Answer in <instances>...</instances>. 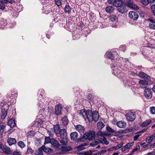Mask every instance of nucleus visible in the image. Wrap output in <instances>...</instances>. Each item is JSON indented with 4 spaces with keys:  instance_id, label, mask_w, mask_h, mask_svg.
<instances>
[{
    "instance_id": "37",
    "label": "nucleus",
    "mask_w": 155,
    "mask_h": 155,
    "mask_svg": "<svg viewBox=\"0 0 155 155\" xmlns=\"http://www.w3.org/2000/svg\"><path fill=\"white\" fill-rule=\"evenodd\" d=\"M18 145L21 148H23L25 147L24 143L22 141H20L17 143Z\"/></svg>"
},
{
    "instance_id": "46",
    "label": "nucleus",
    "mask_w": 155,
    "mask_h": 155,
    "mask_svg": "<svg viewBox=\"0 0 155 155\" xmlns=\"http://www.w3.org/2000/svg\"><path fill=\"white\" fill-rule=\"evenodd\" d=\"M55 4L58 7L61 6V0H55Z\"/></svg>"
},
{
    "instance_id": "56",
    "label": "nucleus",
    "mask_w": 155,
    "mask_h": 155,
    "mask_svg": "<svg viewBox=\"0 0 155 155\" xmlns=\"http://www.w3.org/2000/svg\"><path fill=\"white\" fill-rule=\"evenodd\" d=\"M147 47L151 48H155V45L153 44L149 43L147 44Z\"/></svg>"
},
{
    "instance_id": "42",
    "label": "nucleus",
    "mask_w": 155,
    "mask_h": 155,
    "mask_svg": "<svg viewBox=\"0 0 155 155\" xmlns=\"http://www.w3.org/2000/svg\"><path fill=\"white\" fill-rule=\"evenodd\" d=\"M140 149V146L139 145H137V146L136 148L133 149L132 151L131 152V153L129 155H131V154H134V153L136 151H137L138 150H139Z\"/></svg>"
},
{
    "instance_id": "9",
    "label": "nucleus",
    "mask_w": 155,
    "mask_h": 155,
    "mask_svg": "<svg viewBox=\"0 0 155 155\" xmlns=\"http://www.w3.org/2000/svg\"><path fill=\"white\" fill-rule=\"evenodd\" d=\"M148 21L150 22L149 27L155 30V19L152 18H149Z\"/></svg>"
},
{
    "instance_id": "29",
    "label": "nucleus",
    "mask_w": 155,
    "mask_h": 155,
    "mask_svg": "<svg viewBox=\"0 0 155 155\" xmlns=\"http://www.w3.org/2000/svg\"><path fill=\"white\" fill-rule=\"evenodd\" d=\"M97 125L98 129L99 130H101L104 126V123L101 122H98L97 123Z\"/></svg>"
},
{
    "instance_id": "35",
    "label": "nucleus",
    "mask_w": 155,
    "mask_h": 155,
    "mask_svg": "<svg viewBox=\"0 0 155 155\" xmlns=\"http://www.w3.org/2000/svg\"><path fill=\"white\" fill-rule=\"evenodd\" d=\"M139 84L141 85L146 86L148 84V82L146 80H140L139 81Z\"/></svg>"
},
{
    "instance_id": "53",
    "label": "nucleus",
    "mask_w": 155,
    "mask_h": 155,
    "mask_svg": "<svg viewBox=\"0 0 155 155\" xmlns=\"http://www.w3.org/2000/svg\"><path fill=\"white\" fill-rule=\"evenodd\" d=\"M126 49V46L125 45H122L120 46L119 48L120 50L124 51Z\"/></svg>"
},
{
    "instance_id": "20",
    "label": "nucleus",
    "mask_w": 155,
    "mask_h": 155,
    "mask_svg": "<svg viewBox=\"0 0 155 155\" xmlns=\"http://www.w3.org/2000/svg\"><path fill=\"white\" fill-rule=\"evenodd\" d=\"M114 8L113 6H109L106 8L105 11L108 13H111L114 12Z\"/></svg>"
},
{
    "instance_id": "12",
    "label": "nucleus",
    "mask_w": 155,
    "mask_h": 155,
    "mask_svg": "<svg viewBox=\"0 0 155 155\" xmlns=\"http://www.w3.org/2000/svg\"><path fill=\"white\" fill-rule=\"evenodd\" d=\"M92 117L93 121L94 120L95 121H97L99 119V115L98 112L96 111H93L92 112Z\"/></svg>"
},
{
    "instance_id": "51",
    "label": "nucleus",
    "mask_w": 155,
    "mask_h": 155,
    "mask_svg": "<svg viewBox=\"0 0 155 155\" xmlns=\"http://www.w3.org/2000/svg\"><path fill=\"white\" fill-rule=\"evenodd\" d=\"M150 111L151 114H155V107H150Z\"/></svg>"
},
{
    "instance_id": "3",
    "label": "nucleus",
    "mask_w": 155,
    "mask_h": 155,
    "mask_svg": "<svg viewBox=\"0 0 155 155\" xmlns=\"http://www.w3.org/2000/svg\"><path fill=\"white\" fill-rule=\"evenodd\" d=\"M84 146L81 145L78 146L77 147L78 150H80V151L78 150L76 151L75 153V154H77L81 155H91L92 154L91 152V151H87V152H85L84 153V152L81 151V150H83L84 149L83 147Z\"/></svg>"
},
{
    "instance_id": "2",
    "label": "nucleus",
    "mask_w": 155,
    "mask_h": 155,
    "mask_svg": "<svg viewBox=\"0 0 155 155\" xmlns=\"http://www.w3.org/2000/svg\"><path fill=\"white\" fill-rule=\"evenodd\" d=\"M100 143L102 144H104L106 145H108L109 144V142L106 140L105 138H101L100 140H94V141L91 142L90 145L91 146L94 147V146L97 145Z\"/></svg>"
},
{
    "instance_id": "49",
    "label": "nucleus",
    "mask_w": 155,
    "mask_h": 155,
    "mask_svg": "<svg viewBox=\"0 0 155 155\" xmlns=\"http://www.w3.org/2000/svg\"><path fill=\"white\" fill-rule=\"evenodd\" d=\"M141 3L144 5H147L148 4V0H140Z\"/></svg>"
},
{
    "instance_id": "18",
    "label": "nucleus",
    "mask_w": 155,
    "mask_h": 155,
    "mask_svg": "<svg viewBox=\"0 0 155 155\" xmlns=\"http://www.w3.org/2000/svg\"><path fill=\"white\" fill-rule=\"evenodd\" d=\"M2 150L5 153L7 154H11L12 153L10 149L7 146L3 147L2 149Z\"/></svg>"
},
{
    "instance_id": "58",
    "label": "nucleus",
    "mask_w": 155,
    "mask_h": 155,
    "mask_svg": "<svg viewBox=\"0 0 155 155\" xmlns=\"http://www.w3.org/2000/svg\"><path fill=\"white\" fill-rule=\"evenodd\" d=\"M18 12L16 11L12 13V15L13 16L15 17H16L18 15Z\"/></svg>"
},
{
    "instance_id": "63",
    "label": "nucleus",
    "mask_w": 155,
    "mask_h": 155,
    "mask_svg": "<svg viewBox=\"0 0 155 155\" xmlns=\"http://www.w3.org/2000/svg\"><path fill=\"white\" fill-rule=\"evenodd\" d=\"M103 134H104V136H109L110 135V134L108 133V132H106V131L103 132Z\"/></svg>"
},
{
    "instance_id": "60",
    "label": "nucleus",
    "mask_w": 155,
    "mask_h": 155,
    "mask_svg": "<svg viewBox=\"0 0 155 155\" xmlns=\"http://www.w3.org/2000/svg\"><path fill=\"white\" fill-rule=\"evenodd\" d=\"M13 155H21V153L20 151L16 150L14 152Z\"/></svg>"
},
{
    "instance_id": "16",
    "label": "nucleus",
    "mask_w": 155,
    "mask_h": 155,
    "mask_svg": "<svg viewBox=\"0 0 155 155\" xmlns=\"http://www.w3.org/2000/svg\"><path fill=\"white\" fill-rule=\"evenodd\" d=\"M7 141L10 146L15 144L16 143V140L14 138H8Z\"/></svg>"
},
{
    "instance_id": "15",
    "label": "nucleus",
    "mask_w": 155,
    "mask_h": 155,
    "mask_svg": "<svg viewBox=\"0 0 155 155\" xmlns=\"http://www.w3.org/2000/svg\"><path fill=\"white\" fill-rule=\"evenodd\" d=\"M139 76L145 79L148 80L150 78V77L143 72H140L139 73Z\"/></svg>"
},
{
    "instance_id": "6",
    "label": "nucleus",
    "mask_w": 155,
    "mask_h": 155,
    "mask_svg": "<svg viewBox=\"0 0 155 155\" xmlns=\"http://www.w3.org/2000/svg\"><path fill=\"white\" fill-rule=\"evenodd\" d=\"M129 16L130 18L134 20H136L139 17L137 13L135 11H130L129 13Z\"/></svg>"
},
{
    "instance_id": "47",
    "label": "nucleus",
    "mask_w": 155,
    "mask_h": 155,
    "mask_svg": "<svg viewBox=\"0 0 155 155\" xmlns=\"http://www.w3.org/2000/svg\"><path fill=\"white\" fill-rule=\"evenodd\" d=\"M106 129L108 131L111 133H114L115 132V131L109 126H107L106 127Z\"/></svg>"
},
{
    "instance_id": "36",
    "label": "nucleus",
    "mask_w": 155,
    "mask_h": 155,
    "mask_svg": "<svg viewBox=\"0 0 155 155\" xmlns=\"http://www.w3.org/2000/svg\"><path fill=\"white\" fill-rule=\"evenodd\" d=\"M109 19L110 21H114L117 19V17L115 15H111L109 17Z\"/></svg>"
},
{
    "instance_id": "59",
    "label": "nucleus",
    "mask_w": 155,
    "mask_h": 155,
    "mask_svg": "<svg viewBox=\"0 0 155 155\" xmlns=\"http://www.w3.org/2000/svg\"><path fill=\"white\" fill-rule=\"evenodd\" d=\"M4 2L5 3L9 2L11 4H12L15 2L14 0H5Z\"/></svg>"
},
{
    "instance_id": "54",
    "label": "nucleus",
    "mask_w": 155,
    "mask_h": 155,
    "mask_svg": "<svg viewBox=\"0 0 155 155\" xmlns=\"http://www.w3.org/2000/svg\"><path fill=\"white\" fill-rule=\"evenodd\" d=\"M5 5L4 3L2 2H0V9L3 10L5 9Z\"/></svg>"
},
{
    "instance_id": "14",
    "label": "nucleus",
    "mask_w": 155,
    "mask_h": 155,
    "mask_svg": "<svg viewBox=\"0 0 155 155\" xmlns=\"http://www.w3.org/2000/svg\"><path fill=\"white\" fill-rule=\"evenodd\" d=\"M8 124L11 128L15 127L16 123L14 119L13 118L10 119L8 121Z\"/></svg>"
},
{
    "instance_id": "57",
    "label": "nucleus",
    "mask_w": 155,
    "mask_h": 155,
    "mask_svg": "<svg viewBox=\"0 0 155 155\" xmlns=\"http://www.w3.org/2000/svg\"><path fill=\"white\" fill-rule=\"evenodd\" d=\"M131 8L134 9L138 10L139 9V7L136 4H133Z\"/></svg>"
},
{
    "instance_id": "61",
    "label": "nucleus",
    "mask_w": 155,
    "mask_h": 155,
    "mask_svg": "<svg viewBox=\"0 0 155 155\" xmlns=\"http://www.w3.org/2000/svg\"><path fill=\"white\" fill-rule=\"evenodd\" d=\"M141 135L140 134H137L136 135H135L134 137V141L136 140H137V139L138 138V137Z\"/></svg>"
},
{
    "instance_id": "38",
    "label": "nucleus",
    "mask_w": 155,
    "mask_h": 155,
    "mask_svg": "<svg viewBox=\"0 0 155 155\" xmlns=\"http://www.w3.org/2000/svg\"><path fill=\"white\" fill-rule=\"evenodd\" d=\"M34 152V151L31 149V147H28L27 148V150L26 152V154H32Z\"/></svg>"
},
{
    "instance_id": "21",
    "label": "nucleus",
    "mask_w": 155,
    "mask_h": 155,
    "mask_svg": "<svg viewBox=\"0 0 155 155\" xmlns=\"http://www.w3.org/2000/svg\"><path fill=\"white\" fill-rule=\"evenodd\" d=\"M6 124L4 122L0 123V133H3L5 130Z\"/></svg>"
},
{
    "instance_id": "44",
    "label": "nucleus",
    "mask_w": 155,
    "mask_h": 155,
    "mask_svg": "<svg viewBox=\"0 0 155 155\" xmlns=\"http://www.w3.org/2000/svg\"><path fill=\"white\" fill-rule=\"evenodd\" d=\"M133 4V1L132 0H128L127 1V3H126V5H127L128 7L131 8Z\"/></svg>"
},
{
    "instance_id": "27",
    "label": "nucleus",
    "mask_w": 155,
    "mask_h": 155,
    "mask_svg": "<svg viewBox=\"0 0 155 155\" xmlns=\"http://www.w3.org/2000/svg\"><path fill=\"white\" fill-rule=\"evenodd\" d=\"M107 56L109 58L112 60H114L115 58L114 55L111 52H107L106 53Z\"/></svg>"
},
{
    "instance_id": "55",
    "label": "nucleus",
    "mask_w": 155,
    "mask_h": 155,
    "mask_svg": "<svg viewBox=\"0 0 155 155\" xmlns=\"http://www.w3.org/2000/svg\"><path fill=\"white\" fill-rule=\"evenodd\" d=\"M97 135L98 136H100L101 137H104L103 132H102V131L100 130L97 133Z\"/></svg>"
},
{
    "instance_id": "17",
    "label": "nucleus",
    "mask_w": 155,
    "mask_h": 155,
    "mask_svg": "<svg viewBox=\"0 0 155 155\" xmlns=\"http://www.w3.org/2000/svg\"><path fill=\"white\" fill-rule=\"evenodd\" d=\"M76 130L78 131L80 133H83L84 131V128L80 125H77L75 127Z\"/></svg>"
},
{
    "instance_id": "31",
    "label": "nucleus",
    "mask_w": 155,
    "mask_h": 155,
    "mask_svg": "<svg viewBox=\"0 0 155 155\" xmlns=\"http://www.w3.org/2000/svg\"><path fill=\"white\" fill-rule=\"evenodd\" d=\"M44 151L46 153L49 154L53 152V150L51 148L48 147L46 148L45 147V148L44 149Z\"/></svg>"
},
{
    "instance_id": "48",
    "label": "nucleus",
    "mask_w": 155,
    "mask_h": 155,
    "mask_svg": "<svg viewBox=\"0 0 155 155\" xmlns=\"http://www.w3.org/2000/svg\"><path fill=\"white\" fill-rule=\"evenodd\" d=\"M151 9L152 12L155 16V4L152 5L151 7Z\"/></svg>"
},
{
    "instance_id": "10",
    "label": "nucleus",
    "mask_w": 155,
    "mask_h": 155,
    "mask_svg": "<svg viewBox=\"0 0 155 155\" xmlns=\"http://www.w3.org/2000/svg\"><path fill=\"white\" fill-rule=\"evenodd\" d=\"M92 112L90 110H86V119L87 118L89 122H91L93 121V119L92 118Z\"/></svg>"
},
{
    "instance_id": "40",
    "label": "nucleus",
    "mask_w": 155,
    "mask_h": 155,
    "mask_svg": "<svg viewBox=\"0 0 155 155\" xmlns=\"http://www.w3.org/2000/svg\"><path fill=\"white\" fill-rule=\"evenodd\" d=\"M64 10L66 12H67L68 14L70 13L71 12V8L69 5H66L65 7Z\"/></svg>"
},
{
    "instance_id": "39",
    "label": "nucleus",
    "mask_w": 155,
    "mask_h": 155,
    "mask_svg": "<svg viewBox=\"0 0 155 155\" xmlns=\"http://www.w3.org/2000/svg\"><path fill=\"white\" fill-rule=\"evenodd\" d=\"M87 139V138L86 136H85V134L82 137L78 139V142H84Z\"/></svg>"
},
{
    "instance_id": "23",
    "label": "nucleus",
    "mask_w": 155,
    "mask_h": 155,
    "mask_svg": "<svg viewBox=\"0 0 155 155\" xmlns=\"http://www.w3.org/2000/svg\"><path fill=\"white\" fill-rule=\"evenodd\" d=\"M54 129L55 133L57 134H59L61 129L59 124H56L54 126Z\"/></svg>"
},
{
    "instance_id": "4",
    "label": "nucleus",
    "mask_w": 155,
    "mask_h": 155,
    "mask_svg": "<svg viewBox=\"0 0 155 155\" xmlns=\"http://www.w3.org/2000/svg\"><path fill=\"white\" fill-rule=\"evenodd\" d=\"M127 120L129 121L132 122L136 118V114L130 111L127 113L126 115Z\"/></svg>"
},
{
    "instance_id": "25",
    "label": "nucleus",
    "mask_w": 155,
    "mask_h": 155,
    "mask_svg": "<svg viewBox=\"0 0 155 155\" xmlns=\"http://www.w3.org/2000/svg\"><path fill=\"white\" fill-rule=\"evenodd\" d=\"M7 24V22L5 20L2 19L0 20V28H3Z\"/></svg>"
},
{
    "instance_id": "26",
    "label": "nucleus",
    "mask_w": 155,
    "mask_h": 155,
    "mask_svg": "<svg viewBox=\"0 0 155 155\" xmlns=\"http://www.w3.org/2000/svg\"><path fill=\"white\" fill-rule=\"evenodd\" d=\"M152 122L150 119L146 120L141 124V126L142 127H144L150 124Z\"/></svg>"
},
{
    "instance_id": "5",
    "label": "nucleus",
    "mask_w": 155,
    "mask_h": 155,
    "mask_svg": "<svg viewBox=\"0 0 155 155\" xmlns=\"http://www.w3.org/2000/svg\"><path fill=\"white\" fill-rule=\"evenodd\" d=\"M85 136H86L87 140H91L95 137V132L94 131H90L85 133Z\"/></svg>"
},
{
    "instance_id": "24",
    "label": "nucleus",
    "mask_w": 155,
    "mask_h": 155,
    "mask_svg": "<svg viewBox=\"0 0 155 155\" xmlns=\"http://www.w3.org/2000/svg\"><path fill=\"white\" fill-rule=\"evenodd\" d=\"M78 137V133L76 132H73L70 134V137L71 140H75L77 139Z\"/></svg>"
},
{
    "instance_id": "28",
    "label": "nucleus",
    "mask_w": 155,
    "mask_h": 155,
    "mask_svg": "<svg viewBox=\"0 0 155 155\" xmlns=\"http://www.w3.org/2000/svg\"><path fill=\"white\" fill-rule=\"evenodd\" d=\"M15 10H16V11L18 12H20L22 10L23 6L21 4H19V5H16V6L15 7Z\"/></svg>"
},
{
    "instance_id": "50",
    "label": "nucleus",
    "mask_w": 155,
    "mask_h": 155,
    "mask_svg": "<svg viewBox=\"0 0 155 155\" xmlns=\"http://www.w3.org/2000/svg\"><path fill=\"white\" fill-rule=\"evenodd\" d=\"M93 95L91 94H89L87 96V98L89 100V101H92L93 99Z\"/></svg>"
},
{
    "instance_id": "64",
    "label": "nucleus",
    "mask_w": 155,
    "mask_h": 155,
    "mask_svg": "<svg viewBox=\"0 0 155 155\" xmlns=\"http://www.w3.org/2000/svg\"><path fill=\"white\" fill-rule=\"evenodd\" d=\"M115 0H108V2L110 4L113 5Z\"/></svg>"
},
{
    "instance_id": "34",
    "label": "nucleus",
    "mask_w": 155,
    "mask_h": 155,
    "mask_svg": "<svg viewBox=\"0 0 155 155\" xmlns=\"http://www.w3.org/2000/svg\"><path fill=\"white\" fill-rule=\"evenodd\" d=\"M45 147V145H43L41 147L38 149V155H42L43 154V151Z\"/></svg>"
},
{
    "instance_id": "1",
    "label": "nucleus",
    "mask_w": 155,
    "mask_h": 155,
    "mask_svg": "<svg viewBox=\"0 0 155 155\" xmlns=\"http://www.w3.org/2000/svg\"><path fill=\"white\" fill-rule=\"evenodd\" d=\"M50 143L54 148L61 150V152L56 153L57 154L67 153L72 149V147L70 146H68L67 147L66 146L63 147L62 144H60L58 141L54 138L51 139Z\"/></svg>"
},
{
    "instance_id": "22",
    "label": "nucleus",
    "mask_w": 155,
    "mask_h": 155,
    "mask_svg": "<svg viewBox=\"0 0 155 155\" xmlns=\"http://www.w3.org/2000/svg\"><path fill=\"white\" fill-rule=\"evenodd\" d=\"M123 3L120 0H115L113 5L114 6L118 7H120L123 5Z\"/></svg>"
},
{
    "instance_id": "45",
    "label": "nucleus",
    "mask_w": 155,
    "mask_h": 155,
    "mask_svg": "<svg viewBox=\"0 0 155 155\" xmlns=\"http://www.w3.org/2000/svg\"><path fill=\"white\" fill-rule=\"evenodd\" d=\"M60 142L63 145H62L63 146V147H64L65 146L66 147H67V142L66 141H65L64 140L62 139V140H61L60 141Z\"/></svg>"
},
{
    "instance_id": "62",
    "label": "nucleus",
    "mask_w": 155,
    "mask_h": 155,
    "mask_svg": "<svg viewBox=\"0 0 155 155\" xmlns=\"http://www.w3.org/2000/svg\"><path fill=\"white\" fill-rule=\"evenodd\" d=\"M146 141L148 143H150V142L152 141L151 139L149 137H148L146 139Z\"/></svg>"
},
{
    "instance_id": "43",
    "label": "nucleus",
    "mask_w": 155,
    "mask_h": 155,
    "mask_svg": "<svg viewBox=\"0 0 155 155\" xmlns=\"http://www.w3.org/2000/svg\"><path fill=\"white\" fill-rule=\"evenodd\" d=\"M50 141H51V139H50V137H46L45 138L44 144L45 145L46 144L50 143Z\"/></svg>"
},
{
    "instance_id": "30",
    "label": "nucleus",
    "mask_w": 155,
    "mask_h": 155,
    "mask_svg": "<svg viewBox=\"0 0 155 155\" xmlns=\"http://www.w3.org/2000/svg\"><path fill=\"white\" fill-rule=\"evenodd\" d=\"M63 124L64 125L66 126L68 123V120L67 117L65 116L64 117L61 119Z\"/></svg>"
},
{
    "instance_id": "11",
    "label": "nucleus",
    "mask_w": 155,
    "mask_h": 155,
    "mask_svg": "<svg viewBox=\"0 0 155 155\" xmlns=\"http://www.w3.org/2000/svg\"><path fill=\"white\" fill-rule=\"evenodd\" d=\"M117 11L122 14H124L127 11V8L125 6L121 5L117 8Z\"/></svg>"
},
{
    "instance_id": "41",
    "label": "nucleus",
    "mask_w": 155,
    "mask_h": 155,
    "mask_svg": "<svg viewBox=\"0 0 155 155\" xmlns=\"http://www.w3.org/2000/svg\"><path fill=\"white\" fill-rule=\"evenodd\" d=\"M123 143L122 142H121L120 143L118 144L116 146L113 147V148L115 150H117L120 148L122 147Z\"/></svg>"
},
{
    "instance_id": "7",
    "label": "nucleus",
    "mask_w": 155,
    "mask_h": 155,
    "mask_svg": "<svg viewBox=\"0 0 155 155\" xmlns=\"http://www.w3.org/2000/svg\"><path fill=\"white\" fill-rule=\"evenodd\" d=\"M144 96L147 99H150L152 97V92L149 88H145L144 91Z\"/></svg>"
},
{
    "instance_id": "8",
    "label": "nucleus",
    "mask_w": 155,
    "mask_h": 155,
    "mask_svg": "<svg viewBox=\"0 0 155 155\" xmlns=\"http://www.w3.org/2000/svg\"><path fill=\"white\" fill-rule=\"evenodd\" d=\"M60 137L63 140H66L67 138V135L66 130L64 129H61L59 133Z\"/></svg>"
},
{
    "instance_id": "32",
    "label": "nucleus",
    "mask_w": 155,
    "mask_h": 155,
    "mask_svg": "<svg viewBox=\"0 0 155 155\" xmlns=\"http://www.w3.org/2000/svg\"><path fill=\"white\" fill-rule=\"evenodd\" d=\"M80 115L85 120L86 116V111H85L84 110H81L80 113Z\"/></svg>"
},
{
    "instance_id": "19",
    "label": "nucleus",
    "mask_w": 155,
    "mask_h": 155,
    "mask_svg": "<svg viewBox=\"0 0 155 155\" xmlns=\"http://www.w3.org/2000/svg\"><path fill=\"white\" fill-rule=\"evenodd\" d=\"M117 126L120 128H125L126 126V124L125 122L122 121H118L117 123Z\"/></svg>"
},
{
    "instance_id": "33",
    "label": "nucleus",
    "mask_w": 155,
    "mask_h": 155,
    "mask_svg": "<svg viewBox=\"0 0 155 155\" xmlns=\"http://www.w3.org/2000/svg\"><path fill=\"white\" fill-rule=\"evenodd\" d=\"M7 114V112L6 110H4L2 112V114L1 115V118L2 119H4L6 117Z\"/></svg>"
},
{
    "instance_id": "13",
    "label": "nucleus",
    "mask_w": 155,
    "mask_h": 155,
    "mask_svg": "<svg viewBox=\"0 0 155 155\" xmlns=\"http://www.w3.org/2000/svg\"><path fill=\"white\" fill-rule=\"evenodd\" d=\"M62 107L61 104H58L55 107V111L56 114L59 115L61 113V109Z\"/></svg>"
},
{
    "instance_id": "52",
    "label": "nucleus",
    "mask_w": 155,
    "mask_h": 155,
    "mask_svg": "<svg viewBox=\"0 0 155 155\" xmlns=\"http://www.w3.org/2000/svg\"><path fill=\"white\" fill-rule=\"evenodd\" d=\"M134 143V142L128 143L125 146L127 148V149H128V148H129L130 147H131L133 145Z\"/></svg>"
}]
</instances>
